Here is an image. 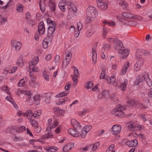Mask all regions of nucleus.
<instances>
[{
    "label": "nucleus",
    "mask_w": 152,
    "mask_h": 152,
    "mask_svg": "<svg viewBox=\"0 0 152 152\" xmlns=\"http://www.w3.org/2000/svg\"><path fill=\"white\" fill-rule=\"evenodd\" d=\"M129 50L128 49L124 50L121 49L118 51L119 56L121 58L124 59L128 56Z\"/></svg>",
    "instance_id": "6e6552de"
},
{
    "label": "nucleus",
    "mask_w": 152,
    "mask_h": 152,
    "mask_svg": "<svg viewBox=\"0 0 152 152\" xmlns=\"http://www.w3.org/2000/svg\"><path fill=\"white\" fill-rule=\"evenodd\" d=\"M128 105L132 107H134L136 105V107L140 108L141 109H145L146 107L141 103L140 101L135 102L132 99H129L127 102Z\"/></svg>",
    "instance_id": "0eeeda50"
},
{
    "label": "nucleus",
    "mask_w": 152,
    "mask_h": 152,
    "mask_svg": "<svg viewBox=\"0 0 152 152\" xmlns=\"http://www.w3.org/2000/svg\"><path fill=\"white\" fill-rule=\"evenodd\" d=\"M41 110H38L37 111H35L34 114H33L34 117H37L39 116L41 114Z\"/></svg>",
    "instance_id": "13d9d810"
},
{
    "label": "nucleus",
    "mask_w": 152,
    "mask_h": 152,
    "mask_svg": "<svg viewBox=\"0 0 152 152\" xmlns=\"http://www.w3.org/2000/svg\"><path fill=\"white\" fill-rule=\"evenodd\" d=\"M24 61L22 57H20L18 59L16 64H17L20 67L22 66L24 64Z\"/></svg>",
    "instance_id": "72a5a7b5"
},
{
    "label": "nucleus",
    "mask_w": 152,
    "mask_h": 152,
    "mask_svg": "<svg viewBox=\"0 0 152 152\" xmlns=\"http://www.w3.org/2000/svg\"><path fill=\"white\" fill-rule=\"evenodd\" d=\"M45 96V101L47 103H49L50 102V94H47Z\"/></svg>",
    "instance_id": "6e6d98bb"
},
{
    "label": "nucleus",
    "mask_w": 152,
    "mask_h": 152,
    "mask_svg": "<svg viewBox=\"0 0 152 152\" xmlns=\"http://www.w3.org/2000/svg\"><path fill=\"white\" fill-rule=\"evenodd\" d=\"M99 145L100 143L99 142L90 145V150L92 151H94L99 147Z\"/></svg>",
    "instance_id": "b1692460"
},
{
    "label": "nucleus",
    "mask_w": 152,
    "mask_h": 152,
    "mask_svg": "<svg viewBox=\"0 0 152 152\" xmlns=\"http://www.w3.org/2000/svg\"><path fill=\"white\" fill-rule=\"evenodd\" d=\"M92 61L93 63L95 64L97 60V53L96 50L94 48L92 50Z\"/></svg>",
    "instance_id": "bb28decb"
},
{
    "label": "nucleus",
    "mask_w": 152,
    "mask_h": 152,
    "mask_svg": "<svg viewBox=\"0 0 152 152\" xmlns=\"http://www.w3.org/2000/svg\"><path fill=\"white\" fill-rule=\"evenodd\" d=\"M25 83L24 79H21L18 83V86L19 87L23 86L24 85Z\"/></svg>",
    "instance_id": "052dcab7"
},
{
    "label": "nucleus",
    "mask_w": 152,
    "mask_h": 152,
    "mask_svg": "<svg viewBox=\"0 0 152 152\" xmlns=\"http://www.w3.org/2000/svg\"><path fill=\"white\" fill-rule=\"evenodd\" d=\"M67 7L68 14L67 18L69 20L76 15L77 9L76 6L73 4H68Z\"/></svg>",
    "instance_id": "7ed1b4c3"
},
{
    "label": "nucleus",
    "mask_w": 152,
    "mask_h": 152,
    "mask_svg": "<svg viewBox=\"0 0 152 152\" xmlns=\"http://www.w3.org/2000/svg\"><path fill=\"white\" fill-rule=\"evenodd\" d=\"M94 32L95 31H93L92 29H88L86 33V37L88 38H90L92 36Z\"/></svg>",
    "instance_id": "473e14b6"
},
{
    "label": "nucleus",
    "mask_w": 152,
    "mask_h": 152,
    "mask_svg": "<svg viewBox=\"0 0 152 152\" xmlns=\"http://www.w3.org/2000/svg\"><path fill=\"white\" fill-rule=\"evenodd\" d=\"M112 114L115 115H117L120 117V114L117 108L113 109L111 111Z\"/></svg>",
    "instance_id": "3c124183"
},
{
    "label": "nucleus",
    "mask_w": 152,
    "mask_h": 152,
    "mask_svg": "<svg viewBox=\"0 0 152 152\" xmlns=\"http://www.w3.org/2000/svg\"><path fill=\"white\" fill-rule=\"evenodd\" d=\"M145 78V77L144 75L138 77L134 82V84L136 85H138L140 83L144 80Z\"/></svg>",
    "instance_id": "a878e982"
},
{
    "label": "nucleus",
    "mask_w": 152,
    "mask_h": 152,
    "mask_svg": "<svg viewBox=\"0 0 152 152\" xmlns=\"http://www.w3.org/2000/svg\"><path fill=\"white\" fill-rule=\"evenodd\" d=\"M114 48L115 49L119 50L123 48V45L121 41L117 38L115 39V42H114Z\"/></svg>",
    "instance_id": "2eb2a0df"
},
{
    "label": "nucleus",
    "mask_w": 152,
    "mask_h": 152,
    "mask_svg": "<svg viewBox=\"0 0 152 152\" xmlns=\"http://www.w3.org/2000/svg\"><path fill=\"white\" fill-rule=\"evenodd\" d=\"M67 5V1L66 0H63L60 1L58 4L59 8L62 12L66 11L65 6Z\"/></svg>",
    "instance_id": "f3484780"
},
{
    "label": "nucleus",
    "mask_w": 152,
    "mask_h": 152,
    "mask_svg": "<svg viewBox=\"0 0 152 152\" xmlns=\"http://www.w3.org/2000/svg\"><path fill=\"white\" fill-rule=\"evenodd\" d=\"M1 89L3 91L7 94L8 95H9L10 94L9 91V88L8 87L6 86H4L1 88Z\"/></svg>",
    "instance_id": "603ef678"
},
{
    "label": "nucleus",
    "mask_w": 152,
    "mask_h": 152,
    "mask_svg": "<svg viewBox=\"0 0 152 152\" xmlns=\"http://www.w3.org/2000/svg\"><path fill=\"white\" fill-rule=\"evenodd\" d=\"M141 118L144 121H146L148 119V117L145 114H142L141 115Z\"/></svg>",
    "instance_id": "69168bd1"
},
{
    "label": "nucleus",
    "mask_w": 152,
    "mask_h": 152,
    "mask_svg": "<svg viewBox=\"0 0 152 152\" xmlns=\"http://www.w3.org/2000/svg\"><path fill=\"white\" fill-rule=\"evenodd\" d=\"M48 46V42L44 39L42 42V46L45 48H46Z\"/></svg>",
    "instance_id": "0e129e2a"
},
{
    "label": "nucleus",
    "mask_w": 152,
    "mask_h": 152,
    "mask_svg": "<svg viewBox=\"0 0 152 152\" xmlns=\"http://www.w3.org/2000/svg\"><path fill=\"white\" fill-rule=\"evenodd\" d=\"M121 15L124 17L126 18L135 20L139 19L140 18V16L127 12H122L121 14Z\"/></svg>",
    "instance_id": "f8f14e48"
},
{
    "label": "nucleus",
    "mask_w": 152,
    "mask_h": 152,
    "mask_svg": "<svg viewBox=\"0 0 152 152\" xmlns=\"http://www.w3.org/2000/svg\"><path fill=\"white\" fill-rule=\"evenodd\" d=\"M58 122L57 120L54 118H49L48 121L47 128L46 130L48 132H50L52 129L54 128L58 125Z\"/></svg>",
    "instance_id": "39448f33"
},
{
    "label": "nucleus",
    "mask_w": 152,
    "mask_h": 152,
    "mask_svg": "<svg viewBox=\"0 0 152 152\" xmlns=\"http://www.w3.org/2000/svg\"><path fill=\"white\" fill-rule=\"evenodd\" d=\"M142 65V62L141 61H138L136 62L134 65V69L137 71H139Z\"/></svg>",
    "instance_id": "c85d7f7f"
},
{
    "label": "nucleus",
    "mask_w": 152,
    "mask_h": 152,
    "mask_svg": "<svg viewBox=\"0 0 152 152\" xmlns=\"http://www.w3.org/2000/svg\"><path fill=\"white\" fill-rule=\"evenodd\" d=\"M138 144L137 141L136 139L132 140H129L126 142V145L128 146H136Z\"/></svg>",
    "instance_id": "aec40b11"
},
{
    "label": "nucleus",
    "mask_w": 152,
    "mask_h": 152,
    "mask_svg": "<svg viewBox=\"0 0 152 152\" xmlns=\"http://www.w3.org/2000/svg\"><path fill=\"white\" fill-rule=\"evenodd\" d=\"M115 77L114 76H111L108 77L107 78L108 82L110 84H113V85L115 87H118V88L121 89L122 90H124L126 87V85L128 83L127 79H125L124 81L121 82L120 79L118 78V82L115 81Z\"/></svg>",
    "instance_id": "f257e3e1"
},
{
    "label": "nucleus",
    "mask_w": 152,
    "mask_h": 152,
    "mask_svg": "<svg viewBox=\"0 0 152 152\" xmlns=\"http://www.w3.org/2000/svg\"><path fill=\"white\" fill-rule=\"evenodd\" d=\"M118 110L120 114V117H122L124 116L125 114L124 113V111L126 109V107L125 106H120L117 107Z\"/></svg>",
    "instance_id": "412c9836"
},
{
    "label": "nucleus",
    "mask_w": 152,
    "mask_h": 152,
    "mask_svg": "<svg viewBox=\"0 0 152 152\" xmlns=\"http://www.w3.org/2000/svg\"><path fill=\"white\" fill-rule=\"evenodd\" d=\"M43 76L45 80L49 81L50 80V74L48 72H44L43 73Z\"/></svg>",
    "instance_id": "4c0bfd02"
},
{
    "label": "nucleus",
    "mask_w": 152,
    "mask_h": 152,
    "mask_svg": "<svg viewBox=\"0 0 152 152\" xmlns=\"http://www.w3.org/2000/svg\"><path fill=\"white\" fill-rule=\"evenodd\" d=\"M120 5L123 7L124 9H125L127 6H128V4L124 1H121L119 2Z\"/></svg>",
    "instance_id": "c03bdc74"
},
{
    "label": "nucleus",
    "mask_w": 152,
    "mask_h": 152,
    "mask_svg": "<svg viewBox=\"0 0 152 152\" xmlns=\"http://www.w3.org/2000/svg\"><path fill=\"white\" fill-rule=\"evenodd\" d=\"M72 68L74 70V75L77 76H79V73L78 70L77 68L75 66H73Z\"/></svg>",
    "instance_id": "338daca9"
},
{
    "label": "nucleus",
    "mask_w": 152,
    "mask_h": 152,
    "mask_svg": "<svg viewBox=\"0 0 152 152\" xmlns=\"http://www.w3.org/2000/svg\"><path fill=\"white\" fill-rule=\"evenodd\" d=\"M26 116L28 120L32 118V117L33 116V115L31 110H28L26 111Z\"/></svg>",
    "instance_id": "ea45409f"
},
{
    "label": "nucleus",
    "mask_w": 152,
    "mask_h": 152,
    "mask_svg": "<svg viewBox=\"0 0 152 152\" xmlns=\"http://www.w3.org/2000/svg\"><path fill=\"white\" fill-rule=\"evenodd\" d=\"M136 123L133 122H129L128 123V127L130 131L133 132L136 130Z\"/></svg>",
    "instance_id": "6ab92c4d"
},
{
    "label": "nucleus",
    "mask_w": 152,
    "mask_h": 152,
    "mask_svg": "<svg viewBox=\"0 0 152 152\" xmlns=\"http://www.w3.org/2000/svg\"><path fill=\"white\" fill-rule=\"evenodd\" d=\"M7 17L2 16L0 15V25H1L5 22H7Z\"/></svg>",
    "instance_id": "a18cd8bd"
},
{
    "label": "nucleus",
    "mask_w": 152,
    "mask_h": 152,
    "mask_svg": "<svg viewBox=\"0 0 152 152\" xmlns=\"http://www.w3.org/2000/svg\"><path fill=\"white\" fill-rule=\"evenodd\" d=\"M92 128V126L91 125H87L85 126L82 129L88 133L90 130Z\"/></svg>",
    "instance_id": "4d7b16f0"
},
{
    "label": "nucleus",
    "mask_w": 152,
    "mask_h": 152,
    "mask_svg": "<svg viewBox=\"0 0 152 152\" xmlns=\"http://www.w3.org/2000/svg\"><path fill=\"white\" fill-rule=\"evenodd\" d=\"M83 27V24L81 22H79L77 23V29L78 31H80Z\"/></svg>",
    "instance_id": "e2e57ef3"
},
{
    "label": "nucleus",
    "mask_w": 152,
    "mask_h": 152,
    "mask_svg": "<svg viewBox=\"0 0 152 152\" xmlns=\"http://www.w3.org/2000/svg\"><path fill=\"white\" fill-rule=\"evenodd\" d=\"M71 123L72 125L74 127L78 128H80L81 126L79 122L74 119L71 120Z\"/></svg>",
    "instance_id": "393cba45"
},
{
    "label": "nucleus",
    "mask_w": 152,
    "mask_h": 152,
    "mask_svg": "<svg viewBox=\"0 0 152 152\" xmlns=\"http://www.w3.org/2000/svg\"><path fill=\"white\" fill-rule=\"evenodd\" d=\"M98 15V11L95 7L93 6L88 7L86 9V23H89L93 20Z\"/></svg>",
    "instance_id": "f03ea898"
},
{
    "label": "nucleus",
    "mask_w": 152,
    "mask_h": 152,
    "mask_svg": "<svg viewBox=\"0 0 152 152\" xmlns=\"http://www.w3.org/2000/svg\"><path fill=\"white\" fill-rule=\"evenodd\" d=\"M71 61V60H66V59H65L62 64L63 68H66L69 64Z\"/></svg>",
    "instance_id": "8fccbe9b"
},
{
    "label": "nucleus",
    "mask_w": 152,
    "mask_h": 152,
    "mask_svg": "<svg viewBox=\"0 0 152 152\" xmlns=\"http://www.w3.org/2000/svg\"><path fill=\"white\" fill-rule=\"evenodd\" d=\"M80 151L82 152H86L89 151L90 150V146L89 145H87L85 147H82L80 148Z\"/></svg>",
    "instance_id": "79ce46f5"
},
{
    "label": "nucleus",
    "mask_w": 152,
    "mask_h": 152,
    "mask_svg": "<svg viewBox=\"0 0 152 152\" xmlns=\"http://www.w3.org/2000/svg\"><path fill=\"white\" fill-rule=\"evenodd\" d=\"M66 56L65 58L66 60H71L72 58V53L70 51H67L66 52Z\"/></svg>",
    "instance_id": "c9c22d12"
},
{
    "label": "nucleus",
    "mask_w": 152,
    "mask_h": 152,
    "mask_svg": "<svg viewBox=\"0 0 152 152\" xmlns=\"http://www.w3.org/2000/svg\"><path fill=\"white\" fill-rule=\"evenodd\" d=\"M29 85L32 87H35L36 85L37 84V83L36 82V78L33 77L31 79V80L28 82Z\"/></svg>",
    "instance_id": "7c9ffc66"
},
{
    "label": "nucleus",
    "mask_w": 152,
    "mask_h": 152,
    "mask_svg": "<svg viewBox=\"0 0 152 152\" xmlns=\"http://www.w3.org/2000/svg\"><path fill=\"white\" fill-rule=\"evenodd\" d=\"M47 22L48 24H49L50 26H55L56 25L55 22L50 18H48L47 20Z\"/></svg>",
    "instance_id": "de8ad7c7"
},
{
    "label": "nucleus",
    "mask_w": 152,
    "mask_h": 152,
    "mask_svg": "<svg viewBox=\"0 0 152 152\" xmlns=\"http://www.w3.org/2000/svg\"><path fill=\"white\" fill-rule=\"evenodd\" d=\"M111 47V45L110 44H107L105 43L103 44V48L105 50H107L109 49Z\"/></svg>",
    "instance_id": "bf43d9fd"
},
{
    "label": "nucleus",
    "mask_w": 152,
    "mask_h": 152,
    "mask_svg": "<svg viewBox=\"0 0 152 152\" xmlns=\"http://www.w3.org/2000/svg\"><path fill=\"white\" fill-rule=\"evenodd\" d=\"M49 5L50 11L52 12L54 11L56 5L55 1L53 0H50L49 1Z\"/></svg>",
    "instance_id": "4be33fe9"
},
{
    "label": "nucleus",
    "mask_w": 152,
    "mask_h": 152,
    "mask_svg": "<svg viewBox=\"0 0 152 152\" xmlns=\"http://www.w3.org/2000/svg\"><path fill=\"white\" fill-rule=\"evenodd\" d=\"M39 57L38 56L32 58L29 62V69L35 72H37L39 71L38 67L35 66L39 61Z\"/></svg>",
    "instance_id": "20e7f679"
},
{
    "label": "nucleus",
    "mask_w": 152,
    "mask_h": 152,
    "mask_svg": "<svg viewBox=\"0 0 152 152\" xmlns=\"http://www.w3.org/2000/svg\"><path fill=\"white\" fill-rule=\"evenodd\" d=\"M55 26H50L48 29V35L49 36H51L54 33L55 31Z\"/></svg>",
    "instance_id": "cd10ccee"
},
{
    "label": "nucleus",
    "mask_w": 152,
    "mask_h": 152,
    "mask_svg": "<svg viewBox=\"0 0 152 152\" xmlns=\"http://www.w3.org/2000/svg\"><path fill=\"white\" fill-rule=\"evenodd\" d=\"M40 96L39 95H36L34 96L33 99L34 102L36 104L38 105L39 104V100L40 99Z\"/></svg>",
    "instance_id": "58836bf2"
},
{
    "label": "nucleus",
    "mask_w": 152,
    "mask_h": 152,
    "mask_svg": "<svg viewBox=\"0 0 152 152\" xmlns=\"http://www.w3.org/2000/svg\"><path fill=\"white\" fill-rule=\"evenodd\" d=\"M87 132L83 129H82L80 133V136L82 137L83 138L85 137Z\"/></svg>",
    "instance_id": "774afa93"
},
{
    "label": "nucleus",
    "mask_w": 152,
    "mask_h": 152,
    "mask_svg": "<svg viewBox=\"0 0 152 152\" xmlns=\"http://www.w3.org/2000/svg\"><path fill=\"white\" fill-rule=\"evenodd\" d=\"M52 137V135H50L49 133H47V134L43 135L39 137L38 139L34 140L32 139L29 140V143L30 144L35 145V143L37 142H39L42 144H44L45 143V142L44 140H45L49 138H51Z\"/></svg>",
    "instance_id": "423d86ee"
},
{
    "label": "nucleus",
    "mask_w": 152,
    "mask_h": 152,
    "mask_svg": "<svg viewBox=\"0 0 152 152\" xmlns=\"http://www.w3.org/2000/svg\"><path fill=\"white\" fill-rule=\"evenodd\" d=\"M46 150L48 152H55L58 150V148L56 147L53 146L47 148Z\"/></svg>",
    "instance_id": "e433bc0d"
},
{
    "label": "nucleus",
    "mask_w": 152,
    "mask_h": 152,
    "mask_svg": "<svg viewBox=\"0 0 152 152\" xmlns=\"http://www.w3.org/2000/svg\"><path fill=\"white\" fill-rule=\"evenodd\" d=\"M96 1L98 7L101 9L105 10L107 8V4L102 0H96Z\"/></svg>",
    "instance_id": "1a4fd4ad"
},
{
    "label": "nucleus",
    "mask_w": 152,
    "mask_h": 152,
    "mask_svg": "<svg viewBox=\"0 0 152 152\" xmlns=\"http://www.w3.org/2000/svg\"><path fill=\"white\" fill-rule=\"evenodd\" d=\"M129 63L128 62L125 63L122 67L121 69V70L120 74L121 75H125L127 72V70L129 68Z\"/></svg>",
    "instance_id": "4468645a"
},
{
    "label": "nucleus",
    "mask_w": 152,
    "mask_h": 152,
    "mask_svg": "<svg viewBox=\"0 0 152 152\" xmlns=\"http://www.w3.org/2000/svg\"><path fill=\"white\" fill-rule=\"evenodd\" d=\"M68 132L70 134L74 137H77L80 136L79 132L74 129H70L68 130Z\"/></svg>",
    "instance_id": "dca6fc26"
},
{
    "label": "nucleus",
    "mask_w": 152,
    "mask_h": 152,
    "mask_svg": "<svg viewBox=\"0 0 152 152\" xmlns=\"http://www.w3.org/2000/svg\"><path fill=\"white\" fill-rule=\"evenodd\" d=\"M143 54L142 53V49H138L136 53V56L138 58H140L141 56Z\"/></svg>",
    "instance_id": "37998d69"
},
{
    "label": "nucleus",
    "mask_w": 152,
    "mask_h": 152,
    "mask_svg": "<svg viewBox=\"0 0 152 152\" xmlns=\"http://www.w3.org/2000/svg\"><path fill=\"white\" fill-rule=\"evenodd\" d=\"M45 27L44 24L43 22H40L38 25V30L39 32L41 34H43L45 31Z\"/></svg>",
    "instance_id": "a211bd4d"
},
{
    "label": "nucleus",
    "mask_w": 152,
    "mask_h": 152,
    "mask_svg": "<svg viewBox=\"0 0 152 152\" xmlns=\"http://www.w3.org/2000/svg\"><path fill=\"white\" fill-rule=\"evenodd\" d=\"M74 142H69L63 147L62 151L64 152H67L72 149L74 147Z\"/></svg>",
    "instance_id": "ddd939ff"
},
{
    "label": "nucleus",
    "mask_w": 152,
    "mask_h": 152,
    "mask_svg": "<svg viewBox=\"0 0 152 152\" xmlns=\"http://www.w3.org/2000/svg\"><path fill=\"white\" fill-rule=\"evenodd\" d=\"M45 0H40L39 7L42 12H43L45 11Z\"/></svg>",
    "instance_id": "c756f323"
},
{
    "label": "nucleus",
    "mask_w": 152,
    "mask_h": 152,
    "mask_svg": "<svg viewBox=\"0 0 152 152\" xmlns=\"http://www.w3.org/2000/svg\"><path fill=\"white\" fill-rule=\"evenodd\" d=\"M68 93L65 92H62L60 93L59 94L56 96V97L57 98H59L61 97L65 96L68 94Z\"/></svg>",
    "instance_id": "09e8293b"
},
{
    "label": "nucleus",
    "mask_w": 152,
    "mask_h": 152,
    "mask_svg": "<svg viewBox=\"0 0 152 152\" xmlns=\"http://www.w3.org/2000/svg\"><path fill=\"white\" fill-rule=\"evenodd\" d=\"M31 124L34 127H36L38 125V123L34 119L31 118L29 120Z\"/></svg>",
    "instance_id": "49530a36"
},
{
    "label": "nucleus",
    "mask_w": 152,
    "mask_h": 152,
    "mask_svg": "<svg viewBox=\"0 0 152 152\" xmlns=\"http://www.w3.org/2000/svg\"><path fill=\"white\" fill-rule=\"evenodd\" d=\"M33 148L35 149L29 151L28 152H42V148L41 146H34Z\"/></svg>",
    "instance_id": "2f4dec72"
},
{
    "label": "nucleus",
    "mask_w": 152,
    "mask_h": 152,
    "mask_svg": "<svg viewBox=\"0 0 152 152\" xmlns=\"http://www.w3.org/2000/svg\"><path fill=\"white\" fill-rule=\"evenodd\" d=\"M16 10L17 12L19 13H22L23 12L24 6L21 3H18L16 4Z\"/></svg>",
    "instance_id": "5701e85b"
},
{
    "label": "nucleus",
    "mask_w": 152,
    "mask_h": 152,
    "mask_svg": "<svg viewBox=\"0 0 152 152\" xmlns=\"http://www.w3.org/2000/svg\"><path fill=\"white\" fill-rule=\"evenodd\" d=\"M115 145L113 144L111 145L107 150L106 152H115V151L114 150Z\"/></svg>",
    "instance_id": "864d4df0"
},
{
    "label": "nucleus",
    "mask_w": 152,
    "mask_h": 152,
    "mask_svg": "<svg viewBox=\"0 0 152 152\" xmlns=\"http://www.w3.org/2000/svg\"><path fill=\"white\" fill-rule=\"evenodd\" d=\"M78 76H77L74 75L72 77V80L74 82L73 85L74 86H76L78 82Z\"/></svg>",
    "instance_id": "5fc2aeb1"
},
{
    "label": "nucleus",
    "mask_w": 152,
    "mask_h": 152,
    "mask_svg": "<svg viewBox=\"0 0 152 152\" xmlns=\"http://www.w3.org/2000/svg\"><path fill=\"white\" fill-rule=\"evenodd\" d=\"M108 94L109 92L107 91L104 90L100 94V96H100L101 98L103 97L108 95Z\"/></svg>",
    "instance_id": "680f3d73"
},
{
    "label": "nucleus",
    "mask_w": 152,
    "mask_h": 152,
    "mask_svg": "<svg viewBox=\"0 0 152 152\" xmlns=\"http://www.w3.org/2000/svg\"><path fill=\"white\" fill-rule=\"evenodd\" d=\"M66 100L64 99H60L56 101L57 105H63L65 104Z\"/></svg>",
    "instance_id": "a19ab883"
},
{
    "label": "nucleus",
    "mask_w": 152,
    "mask_h": 152,
    "mask_svg": "<svg viewBox=\"0 0 152 152\" xmlns=\"http://www.w3.org/2000/svg\"><path fill=\"white\" fill-rule=\"evenodd\" d=\"M12 46L15 48V50L18 51L20 50L22 45L21 42L16 40H12L11 42Z\"/></svg>",
    "instance_id": "9d476101"
},
{
    "label": "nucleus",
    "mask_w": 152,
    "mask_h": 152,
    "mask_svg": "<svg viewBox=\"0 0 152 152\" xmlns=\"http://www.w3.org/2000/svg\"><path fill=\"white\" fill-rule=\"evenodd\" d=\"M93 83L91 81H88L85 83V87L87 89L91 88L93 86Z\"/></svg>",
    "instance_id": "f704fd0d"
},
{
    "label": "nucleus",
    "mask_w": 152,
    "mask_h": 152,
    "mask_svg": "<svg viewBox=\"0 0 152 152\" xmlns=\"http://www.w3.org/2000/svg\"><path fill=\"white\" fill-rule=\"evenodd\" d=\"M121 129V127L120 125H115L112 128L111 132L113 134L116 135L120 132Z\"/></svg>",
    "instance_id": "9b49d317"
}]
</instances>
